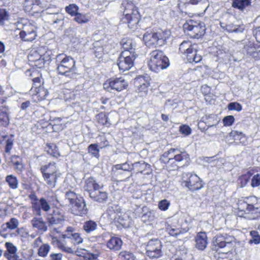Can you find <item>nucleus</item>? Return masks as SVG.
I'll return each mask as SVG.
<instances>
[{"mask_svg":"<svg viewBox=\"0 0 260 260\" xmlns=\"http://www.w3.org/2000/svg\"><path fill=\"white\" fill-rule=\"evenodd\" d=\"M135 167L140 169V170H139V172L142 173L143 171H144L145 170H146L147 168L149 169L150 165L145 163V162L142 163L136 162L135 164Z\"/></svg>","mask_w":260,"mask_h":260,"instance_id":"e2e57ef3","label":"nucleus"},{"mask_svg":"<svg viewBox=\"0 0 260 260\" xmlns=\"http://www.w3.org/2000/svg\"><path fill=\"white\" fill-rule=\"evenodd\" d=\"M234 117L233 116L230 115L225 117L223 119V123L224 126H229L233 124L234 122Z\"/></svg>","mask_w":260,"mask_h":260,"instance_id":"680f3d73","label":"nucleus"},{"mask_svg":"<svg viewBox=\"0 0 260 260\" xmlns=\"http://www.w3.org/2000/svg\"><path fill=\"white\" fill-rule=\"evenodd\" d=\"M97 228V223L94 221L89 220L84 222L83 229L86 233H90L95 231Z\"/></svg>","mask_w":260,"mask_h":260,"instance_id":"473e14b6","label":"nucleus"},{"mask_svg":"<svg viewBox=\"0 0 260 260\" xmlns=\"http://www.w3.org/2000/svg\"><path fill=\"white\" fill-rule=\"evenodd\" d=\"M260 185V175L256 174L253 176L251 179V186L252 187H258Z\"/></svg>","mask_w":260,"mask_h":260,"instance_id":"052dcab7","label":"nucleus"},{"mask_svg":"<svg viewBox=\"0 0 260 260\" xmlns=\"http://www.w3.org/2000/svg\"><path fill=\"white\" fill-rule=\"evenodd\" d=\"M39 4V0H25L23 5L26 10L30 11L32 9L33 6L38 5Z\"/></svg>","mask_w":260,"mask_h":260,"instance_id":"3c124183","label":"nucleus"},{"mask_svg":"<svg viewBox=\"0 0 260 260\" xmlns=\"http://www.w3.org/2000/svg\"><path fill=\"white\" fill-rule=\"evenodd\" d=\"M127 82L122 77L111 78L103 84L104 88L107 91H116L120 92L127 88Z\"/></svg>","mask_w":260,"mask_h":260,"instance_id":"9b49d317","label":"nucleus"},{"mask_svg":"<svg viewBox=\"0 0 260 260\" xmlns=\"http://www.w3.org/2000/svg\"><path fill=\"white\" fill-rule=\"evenodd\" d=\"M30 94L33 96H36L39 101H41L46 98L48 94L47 90L41 86H32L30 90Z\"/></svg>","mask_w":260,"mask_h":260,"instance_id":"4be33fe9","label":"nucleus"},{"mask_svg":"<svg viewBox=\"0 0 260 260\" xmlns=\"http://www.w3.org/2000/svg\"><path fill=\"white\" fill-rule=\"evenodd\" d=\"M5 246L7 248L8 253L5 252L4 256L7 258V256H12L16 254L17 250V248L15 246L13 243L11 242H6L5 243Z\"/></svg>","mask_w":260,"mask_h":260,"instance_id":"4c0bfd02","label":"nucleus"},{"mask_svg":"<svg viewBox=\"0 0 260 260\" xmlns=\"http://www.w3.org/2000/svg\"><path fill=\"white\" fill-rule=\"evenodd\" d=\"M9 163L13 166L14 170L17 173H21L24 170L22 158L18 155L12 156Z\"/></svg>","mask_w":260,"mask_h":260,"instance_id":"b1692460","label":"nucleus"},{"mask_svg":"<svg viewBox=\"0 0 260 260\" xmlns=\"http://www.w3.org/2000/svg\"><path fill=\"white\" fill-rule=\"evenodd\" d=\"M94 201L100 203L105 201L108 199V193L106 191L98 190L95 192H92L89 196Z\"/></svg>","mask_w":260,"mask_h":260,"instance_id":"c85d7f7f","label":"nucleus"},{"mask_svg":"<svg viewBox=\"0 0 260 260\" xmlns=\"http://www.w3.org/2000/svg\"><path fill=\"white\" fill-rule=\"evenodd\" d=\"M228 108L229 110H235L238 112H240L242 110L241 105L237 102L230 103Z\"/></svg>","mask_w":260,"mask_h":260,"instance_id":"4d7b16f0","label":"nucleus"},{"mask_svg":"<svg viewBox=\"0 0 260 260\" xmlns=\"http://www.w3.org/2000/svg\"><path fill=\"white\" fill-rule=\"evenodd\" d=\"M250 4V0H233L232 6L233 7L242 11L246 7L248 6Z\"/></svg>","mask_w":260,"mask_h":260,"instance_id":"f704fd0d","label":"nucleus"},{"mask_svg":"<svg viewBox=\"0 0 260 260\" xmlns=\"http://www.w3.org/2000/svg\"><path fill=\"white\" fill-rule=\"evenodd\" d=\"M154 32L157 41V46H161L165 45L171 35V32L168 30H164L159 29L154 31Z\"/></svg>","mask_w":260,"mask_h":260,"instance_id":"a211bd4d","label":"nucleus"},{"mask_svg":"<svg viewBox=\"0 0 260 260\" xmlns=\"http://www.w3.org/2000/svg\"><path fill=\"white\" fill-rule=\"evenodd\" d=\"M41 172L46 183L48 187H55L57 179L60 176V173L55 162H50L48 165L42 166L40 168Z\"/></svg>","mask_w":260,"mask_h":260,"instance_id":"20e7f679","label":"nucleus"},{"mask_svg":"<svg viewBox=\"0 0 260 260\" xmlns=\"http://www.w3.org/2000/svg\"><path fill=\"white\" fill-rule=\"evenodd\" d=\"M150 79L148 76H140L135 79L134 84L141 96L147 94L150 85Z\"/></svg>","mask_w":260,"mask_h":260,"instance_id":"4468645a","label":"nucleus"},{"mask_svg":"<svg viewBox=\"0 0 260 260\" xmlns=\"http://www.w3.org/2000/svg\"><path fill=\"white\" fill-rule=\"evenodd\" d=\"M5 181L11 189H16L18 187V180L13 175H7L5 178Z\"/></svg>","mask_w":260,"mask_h":260,"instance_id":"2f4dec72","label":"nucleus"},{"mask_svg":"<svg viewBox=\"0 0 260 260\" xmlns=\"http://www.w3.org/2000/svg\"><path fill=\"white\" fill-rule=\"evenodd\" d=\"M183 181L184 185L191 190H197L203 187L201 179L196 174L185 173L183 175Z\"/></svg>","mask_w":260,"mask_h":260,"instance_id":"f8f14e48","label":"nucleus"},{"mask_svg":"<svg viewBox=\"0 0 260 260\" xmlns=\"http://www.w3.org/2000/svg\"><path fill=\"white\" fill-rule=\"evenodd\" d=\"M97 119L99 123L108 126L110 124L108 122V118L105 113H101L97 116Z\"/></svg>","mask_w":260,"mask_h":260,"instance_id":"864d4df0","label":"nucleus"},{"mask_svg":"<svg viewBox=\"0 0 260 260\" xmlns=\"http://www.w3.org/2000/svg\"><path fill=\"white\" fill-rule=\"evenodd\" d=\"M221 26L225 28L229 32H238L243 31L244 28L241 27L239 25L230 23L226 25L225 26Z\"/></svg>","mask_w":260,"mask_h":260,"instance_id":"e433bc0d","label":"nucleus"},{"mask_svg":"<svg viewBox=\"0 0 260 260\" xmlns=\"http://www.w3.org/2000/svg\"><path fill=\"white\" fill-rule=\"evenodd\" d=\"M84 188L85 190L89 193L90 196L92 192L100 189L101 186L96 182L94 178L89 177L85 180Z\"/></svg>","mask_w":260,"mask_h":260,"instance_id":"6ab92c4d","label":"nucleus"},{"mask_svg":"<svg viewBox=\"0 0 260 260\" xmlns=\"http://www.w3.org/2000/svg\"><path fill=\"white\" fill-rule=\"evenodd\" d=\"M8 12L4 9H0V24L3 25L8 20Z\"/></svg>","mask_w":260,"mask_h":260,"instance_id":"13d9d810","label":"nucleus"},{"mask_svg":"<svg viewBox=\"0 0 260 260\" xmlns=\"http://www.w3.org/2000/svg\"><path fill=\"white\" fill-rule=\"evenodd\" d=\"M88 152L96 158H98L100 156L99 149L96 144H90L88 147Z\"/></svg>","mask_w":260,"mask_h":260,"instance_id":"49530a36","label":"nucleus"},{"mask_svg":"<svg viewBox=\"0 0 260 260\" xmlns=\"http://www.w3.org/2000/svg\"><path fill=\"white\" fill-rule=\"evenodd\" d=\"M198 49L197 44H192L189 41H184L180 44L179 51L188 62L198 63L202 59V55L199 53Z\"/></svg>","mask_w":260,"mask_h":260,"instance_id":"7ed1b4c3","label":"nucleus"},{"mask_svg":"<svg viewBox=\"0 0 260 260\" xmlns=\"http://www.w3.org/2000/svg\"><path fill=\"white\" fill-rule=\"evenodd\" d=\"M183 28L187 34L192 38H198L204 35L205 31L203 23L189 20L183 25Z\"/></svg>","mask_w":260,"mask_h":260,"instance_id":"1a4fd4ad","label":"nucleus"},{"mask_svg":"<svg viewBox=\"0 0 260 260\" xmlns=\"http://www.w3.org/2000/svg\"><path fill=\"white\" fill-rule=\"evenodd\" d=\"M45 62L44 59L42 56L41 58L34 62L32 65L38 68H41L44 67Z\"/></svg>","mask_w":260,"mask_h":260,"instance_id":"774afa93","label":"nucleus"},{"mask_svg":"<svg viewBox=\"0 0 260 260\" xmlns=\"http://www.w3.org/2000/svg\"><path fill=\"white\" fill-rule=\"evenodd\" d=\"M19 222L16 218H11L10 220L7 222L4 226L6 225V228L11 230L17 229L19 225Z\"/></svg>","mask_w":260,"mask_h":260,"instance_id":"37998d69","label":"nucleus"},{"mask_svg":"<svg viewBox=\"0 0 260 260\" xmlns=\"http://www.w3.org/2000/svg\"><path fill=\"white\" fill-rule=\"evenodd\" d=\"M196 247L203 250L207 247L208 243L207 237L205 232H200L197 235L196 238Z\"/></svg>","mask_w":260,"mask_h":260,"instance_id":"aec40b11","label":"nucleus"},{"mask_svg":"<svg viewBox=\"0 0 260 260\" xmlns=\"http://www.w3.org/2000/svg\"><path fill=\"white\" fill-rule=\"evenodd\" d=\"M29 198L31 200V207L32 210L37 209L38 211L39 212V208L38 205V203L39 202V199L37 197L34 193L30 194L29 196Z\"/></svg>","mask_w":260,"mask_h":260,"instance_id":"5fc2aeb1","label":"nucleus"},{"mask_svg":"<svg viewBox=\"0 0 260 260\" xmlns=\"http://www.w3.org/2000/svg\"><path fill=\"white\" fill-rule=\"evenodd\" d=\"M20 38L24 41L31 42L34 40L37 35L36 28L31 24H25L19 33Z\"/></svg>","mask_w":260,"mask_h":260,"instance_id":"2eb2a0df","label":"nucleus"},{"mask_svg":"<svg viewBox=\"0 0 260 260\" xmlns=\"http://www.w3.org/2000/svg\"><path fill=\"white\" fill-rule=\"evenodd\" d=\"M120 44L124 49L123 51L134 52L133 50L135 49V47H136V44L133 40L128 38L122 39L120 42Z\"/></svg>","mask_w":260,"mask_h":260,"instance_id":"7c9ffc66","label":"nucleus"},{"mask_svg":"<svg viewBox=\"0 0 260 260\" xmlns=\"http://www.w3.org/2000/svg\"><path fill=\"white\" fill-rule=\"evenodd\" d=\"M119 257L122 260H135V257L132 253L126 251L120 252Z\"/></svg>","mask_w":260,"mask_h":260,"instance_id":"09e8293b","label":"nucleus"},{"mask_svg":"<svg viewBox=\"0 0 260 260\" xmlns=\"http://www.w3.org/2000/svg\"><path fill=\"white\" fill-rule=\"evenodd\" d=\"M188 3L193 5H199L204 8L205 11L209 6L208 0H188Z\"/></svg>","mask_w":260,"mask_h":260,"instance_id":"58836bf2","label":"nucleus"},{"mask_svg":"<svg viewBox=\"0 0 260 260\" xmlns=\"http://www.w3.org/2000/svg\"><path fill=\"white\" fill-rule=\"evenodd\" d=\"M17 235H19L22 237H26L28 233L26 230L23 228H18L16 231Z\"/></svg>","mask_w":260,"mask_h":260,"instance_id":"338daca9","label":"nucleus"},{"mask_svg":"<svg viewBox=\"0 0 260 260\" xmlns=\"http://www.w3.org/2000/svg\"><path fill=\"white\" fill-rule=\"evenodd\" d=\"M71 240L74 245L79 244L83 242V238L78 233L68 234L64 235L62 239H58L56 237H52V243L60 249L69 253H72L74 250L67 245V241Z\"/></svg>","mask_w":260,"mask_h":260,"instance_id":"0eeeda50","label":"nucleus"},{"mask_svg":"<svg viewBox=\"0 0 260 260\" xmlns=\"http://www.w3.org/2000/svg\"><path fill=\"white\" fill-rule=\"evenodd\" d=\"M124 10L122 20L129 27L133 28L139 22L140 15L137 8L132 2H125L123 4Z\"/></svg>","mask_w":260,"mask_h":260,"instance_id":"423d86ee","label":"nucleus"},{"mask_svg":"<svg viewBox=\"0 0 260 260\" xmlns=\"http://www.w3.org/2000/svg\"><path fill=\"white\" fill-rule=\"evenodd\" d=\"M64 20V16L62 14L56 12L52 13L50 16V23L52 24L59 23Z\"/></svg>","mask_w":260,"mask_h":260,"instance_id":"c9c22d12","label":"nucleus"},{"mask_svg":"<svg viewBox=\"0 0 260 260\" xmlns=\"http://www.w3.org/2000/svg\"><path fill=\"white\" fill-rule=\"evenodd\" d=\"M250 235L251 236V239L249 241V243H254L255 244L260 243V236L257 231H252L250 232Z\"/></svg>","mask_w":260,"mask_h":260,"instance_id":"8fccbe9b","label":"nucleus"},{"mask_svg":"<svg viewBox=\"0 0 260 260\" xmlns=\"http://www.w3.org/2000/svg\"><path fill=\"white\" fill-rule=\"evenodd\" d=\"M179 130L181 134L185 136L190 135L191 132V129L190 127L186 125H183L180 126Z\"/></svg>","mask_w":260,"mask_h":260,"instance_id":"0e129e2a","label":"nucleus"},{"mask_svg":"<svg viewBox=\"0 0 260 260\" xmlns=\"http://www.w3.org/2000/svg\"><path fill=\"white\" fill-rule=\"evenodd\" d=\"M122 245V240L120 238L115 237H111L107 243V247L113 250H119Z\"/></svg>","mask_w":260,"mask_h":260,"instance_id":"bb28decb","label":"nucleus"},{"mask_svg":"<svg viewBox=\"0 0 260 260\" xmlns=\"http://www.w3.org/2000/svg\"><path fill=\"white\" fill-rule=\"evenodd\" d=\"M169 234L172 236H177L181 233V230L178 228H173L172 227L168 228Z\"/></svg>","mask_w":260,"mask_h":260,"instance_id":"69168bd1","label":"nucleus"},{"mask_svg":"<svg viewBox=\"0 0 260 260\" xmlns=\"http://www.w3.org/2000/svg\"><path fill=\"white\" fill-rule=\"evenodd\" d=\"M143 41L149 47L157 46V41L154 31L147 32L143 35Z\"/></svg>","mask_w":260,"mask_h":260,"instance_id":"a878e982","label":"nucleus"},{"mask_svg":"<svg viewBox=\"0 0 260 260\" xmlns=\"http://www.w3.org/2000/svg\"><path fill=\"white\" fill-rule=\"evenodd\" d=\"M31 224L34 228L36 229L41 233H44L47 231L46 223L41 217H34L31 220Z\"/></svg>","mask_w":260,"mask_h":260,"instance_id":"393cba45","label":"nucleus"},{"mask_svg":"<svg viewBox=\"0 0 260 260\" xmlns=\"http://www.w3.org/2000/svg\"><path fill=\"white\" fill-rule=\"evenodd\" d=\"M136 57L137 55L134 52L122 51L117 62L119 70L122 72L129 70L134 66Z\"/></svg>","mask_w":260,"mask_h":260,"instance_id":"9d476101","label":"nucleus"},{"mask_svg":"<svg viewBox=\"0 0 260 260\" xmlns=\"http://www.w3.org/2000/svg\"><path fill=\"white\" fill-rule=\"evenodd\" d=\"M235 241L236 239L234 236L223 234L217 235L215 237L213 243L215 246L223 249L221 252L227 253L233 249Z\"/></svg>","mask_w":260,"mask_h":260,"instance_id":"6e6552de","label":"nucleus"},{"mask_svg":"<svg viewBox=\"0 0 260 260\" xmlns=\"http://www.w3.org/2000/svg\"><path fill=\"white\" fill-rule=\"evenodd\" d=\"M178 152V149L175 148H171L167 152L164 153L162 155V159L163 161H165L164 158H166L168 159V162H173V160L175 159V155L176 154V152Z\"/></svg>","mask_w":260,"mask_h":260,"instance_id":"72a5a7b5","label":"nucleus"},{"mask_svg":"<svg viewBox=\"0 0 260 260\" xmlns=\"http://www.w3.org/2000/svg\"><path fill=\"white\" fill-rule=\"evenodd\" d=\"M169 65V59L162 51L156 50L151 52L148 66L152 71L158 72L167 68Z\"/></svg>","mask_w":260,"mask_h":260,"instance_id":"39448f33","label":"nucleus"},{"mask_svg":"<svg viewBox=\"0 0 260 260\" xmlns=\"http://www.w3.org/2000/svg\"><path fill=\"white\" fill-rule=\"evenodd\" d=\"M38 205L39 208V212L37 209H34L33 211L39 216L41 215V209L45 212H48L51 208L48 202L44 198L39 199Z\"/></svg>","mask_w":260,"mask_h":260,"instance_id":"c756f323","label":"nucleus"},{"mask_svg":"<svg viewBox=\"0 0 260 260\" xmlns=\"http://www.w3.org/2000/svg\"><path fill=\"white\" fill-rule=\"evenodd\" d=\"M117 206L113 205H109L105 215L110 219V221H114L118 219V217H120L119 212H118Z\"/></svg>","mask_w":260,"mask_h":260,"instance_id":"cd10ccee","label":"nucleus"},{"mask_svg":"<svg viewBox=\"0 0 260 260\" xmlns=\"http://www.w3.org/2000/svg\"><path fill=\"white\" fill-rule=\"evenodd\" d=\"M74 16V20L78 23H85L89 20V18L87 14L77 13Z\"/></svg>","mask_w":260,"mask_h":260,"instance_id":"a19ab883","label":"nucleus"},{"mask_svg":"<svg viewBox=\"0 0 260 260\" xmlns=\"http://www.w3.org/2000/svg\"><path fill=\"white\" fill-rule=\"evenodd\" d=\"M146 210L147 211L141 216V219L144 222L152 220L153 216V211L148 210L147 209Z\"/></svg>","mask_w":260,"mask_h":260,"instance_id":"6e6d98bb","label":"nucleus"},{"mask_svg":"<svg viewBox=\"0 0 260 260\" xmlns=\"http://www.w3.org/2000/svg\"><path fill=\"white\" fill-rule=\"evenodd\" d=\"M72 206V212L75 215L83 216L87 213L85 202L82 198H80Z\"/></svg>","mask_w":260,"mask_h":260,"instance_id":"dca6fc26","label":"nucleus"},{"mask_svg":"<svg viewBox=\"0 0 260 260\" xmlns=\"http://www.w3.org/2000/svg\"><path fill=\"white\" fill-rule=\"evenodd\" d=\"M146 249L147 254L150 258H158L162 254L161 242L158 239L150 240Z\"/></svg>","mask_w":260,"mask_h":260,"instance_id":"ddd939ff","label":"nucleus"},{"mask_svg":"<svg viewBox=\"0 0 260 260\" xmlns=\"http://www.w3.org/2000/svg\"><path fill=\"white\" fill-rule=\"evenodd\" d=\"M9 114H0V124L6 126L9 123Z\"/></svg>","mask_w":260,"mask_h":260,"instance_id":"bf43d9fd","label":"nucleus"},{"mask_svg":"<svg viewBox=\"0 0 260 260\" xmlns=\"http://www.w3.org/2000/svg\"><path fill=\"white\" fill-rule=\"evenodd\" d=\"M56 70L59 75L69 79L75 78L77 74L76 61L71 56L60 54L56 57Z\"/></svg>","mask_w":260,"mask_h":260,"instance_id":"f03ea898","label":"nucleus"},{"mask_svg":"<svg viewBox=\"0 0 260 260\" xmlns=\"http://www.w3.org/2000/svg\"><path fill=\"white\" fill-rule=\"evenodd\" d=\"M237 215L247 219L256 218L260 213V200L254 196L239 200L237 203Z\"/></svg>","mask_w":260,"mask_h":260,"instance_id":"f257e3e1","label":"nucleus"},{"mask_svg":"<svg viewBox=\"0 0 260 260\" xmlns=\"http://www.w3.org/2000/svg\"><path fill=\"white\" fill-rule=\"evenodd\" d=\"M50 250V246L47 244H43L40 246L38 249V253L39 256L45 257Z\"/></svg>","mask_w":260,"mask_h":260,"instance_id":"a18cd8bd","label":"nucleus"},{"mask_svg":"<svg viewBox=\"0 0 260 260\" xmlns=\"http://www.w3.org/2000/svg\"><path fill=\"white\" fill-rule=\"evenodd\" d=\"M171 204L170 201L166 199L162 200L158 202V208L161 211H165L167 210Z\"/></svg>","mask_w":260,"mask_h":260,"instance_id":"603ef678","label":"nucleus"},{"mask_svg":"<svg viewBox=\"0 0 260 260\" xmlns=\"http://www.w3.org/2000/svg\"><path fill=\"white\" fill-rule=\"evenodd\" d=\"M47 152L54 157L60 156L58 149L54 144H49L47 145Z\"/></svg>","mask_w":260,"mask_h":260,"instance_id":"ea45409f","label":"nucleus"},{"mask_svg":"<svg viewBox=\"0 0 260 260\" xmlns=\"http://www.w3.org/2000/svg\"><path fill=\"white\" fill-rule=\"evenodd\" d=\"M176 154L175 155L174 160L177 162H180L184 160H187L188 158V155L185 152H182L180 150L178 149V152H176Z\"/></svg>","mask_w":260,"mask_h":260,"instance_id":"de8ad7c7","label":"nucleus"},{"mask_svg":"<svg viewBox=\"0 0 260 260\" xmlns=\"http://www.w3.org/2000/svg\"><path fill=\"white\" fill-rule=\"evenodd\" d=\"M64 197V200L58 201L62 206L67 205L68 203L71 205H73L74 204L80 199L75 192L71 190L66 192Z\"/></svg>","mask_w":260,"mask_h":260,"instance_id":"412c9836","label":"nucleus"},{"mask_svg":"<svg viewBox=\"0 0 260 260\" xmlns=\"http://www.w3.org/2000/svg\"><path fill=\"white\" fill-rule=\"evenodd\" d=\"M46 220L49 225L61 223L64 220V215L59 211H54L52 214L47 215Z\"/></svg>","mask_w":260,"mask_h":260,"instance_id":"f3484780","label":"nucleus"},{"mask_svg":"<svg viewBox=\"0 0 260 260\" xmlns=\"http://www.w3.org/2000/svg\"><path fill=\"white\" fill-rule=\"evenodd\" d=\"M65 10L71 16H74L78 13L79 7L76 4H72L67 6Z\"/></svg>","mask_w":260,"mask_h":260,"instance_id":"c03bdc74","label":"nucleus"},{"mask_svg":"<svg viewBox=\"0 0 260 260\" xmlns=\"http://www.w3.org/2000/svg\"><path fill=\"white\" fill-rule=\"evenodd\" d=\"M42 55L38 50H32L28 55V59L29 62L32 64L37 60L41 58Z\"/></svg>","mask_w":260,"mask_h":260,"instance_id":"79ce46f5","label":"nucleus"},{"mask_svg":"<svg viewBox=\"0 0 260 260\" xmlns=\"http://www.w3.org/2000/svg\"><path fill=\"white\" fill-rule=\"evenodd\" d=\"M229 137L232 138V140L236 143H239L243 145H246L247 143V139L245 135L241 132L232 131L229 134Z\"/></svg>","mask_w":260,"mask_h":260,"instance_id":"5701e85b","label":"nucleus"}]
</instances>
